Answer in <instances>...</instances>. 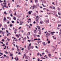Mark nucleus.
Wrapping results in <instances>:
<instances>
[{
    "label": "nucleus",
    "mask_w": 61,
    "mask_h": 61,
    "mask_svg": "<svg viewBox=\"0 0 61 61\" xmlns=\"http://www.w3.org/2000/svg\"><path fill=\"white\" fill-rule=\"evenodd\" d=\"M49 19H47L46 20H45V22H46V24H48L49 23Z\"/></svg>",
    "instance_id": "nucleus-1"
},
{
    "label": "nucleus",
    "mask_w": 61,
    "mask_h": 61,
    "mask_svg": "<svg viewBox=\"0 0 61 61\" xmlns=\"http://www.w3.org/2000/svg\"><path fill=\"white\" fill-rule=\"evenodd\" d=\"M4 26L5 27L6 29H7V25H6V24H5L4 25Z\"/></svg>",
    "instance_id": "nucleus-2"
},
{
    "label": "nucleus",
    "mask_w": 61,
    "mask_h": 61,
    "mask_svg": "<svg viewBox=\"0 0 61 61\" xmlns=\"http://www.w3.org/2000/svg\"><path fill=\"white\" fill-rule=\"evenodd\" d=\"M22 40H24V41H26V37H25L23 38V39H22Z\"/></svg>",
    "instance_id": "nucleus-3"
},
{
    "label": "nucleus",
    "mask_w": 61,
    "mask_h": 61,
    "mask_svg": "<svg viewBox=\"0 0 61 61\" xmlns=\"http://www.w3.org/2000/svg\"><path fill=\"white\" fill-rule=\"evenodd\" d=\"M16 31H17V29H15V30H14V33L15 34L16 33Z\"/></svg>",
    "instance_id": "nucleus-4"
},
{
    "label": "nucleus",
    "mask_w": 61,
    "mask_h": 61,
    "mask_svg": "<svg viewBox=\"0 0 61 61\" xmlns=\"http://www.w3.org/2000/svg\"><path fill=\"white\" fill-rule=\"evenodd\" d=\"M42 44H43L44 46H46V43L45 42H43L42 43Z\"/></svg>",
    "instance_id": "nucleus-5"
},
{
    "label": "nucleus",
    "mask_w": 61,
    "mask_h": 61,
    "mask_svg": "<svg viewBox=\"0 0 61 61\" xmlns=\"http://www.w3.org/2000/svg\"><path fill=\"white\" fill-rule=\"evenodd\" d=\"M50 34H49V33L48 32H47V34H46V36H50Z\"/></svg>",
    "instance_id": "nucleus-6"
},
{
    "label": "nucleus",
    "mask_w": 61,
    "mask_h": 61,
    "mask_svg": "<svg viewBox=\"0 0 61 61\" xmlns=\"http://www.w3.org/2000/svg\"><path fill=\"white\" fill-rule=\"evenodd\" d=\"M6 18H5V17H4L3 19L4 21H6Z\"/></svg>",
    "instance_id": "nucleus-7"
},
{
    "label": "nucleus",
    "mask_w": 61,
    "mask_h": 61,
    "mask_svg": "<svg viewBox=\"0 0 61 61\" xmlns=\"http://www.w3.org/2000/svg\"><path fill=\"white\" fill-rule=\"evenodd\" d=\"M30 8V9H34V7L33 6H31Z\"/></svg>",
    "instance_id": "nucleus-8"
},
{
    "label": "nucleus",
    "mask_w": 61,
    "mask_h": 61,
    "mask_svg": "<svg viewBox=\"0 0 61 61\" xmlns=\"http://www.w3.org/2000/svg\"><path fill=\"white\" fill-rule=\"evenodd\" d=\"M34 34H36V30H34Z\"/></svg>",
    "instance_id": "nucleus-9"
},
{
    "label": "nucleus",
    "mask_w": 61,
    "mask_h": 61,
    "mask_svg": "<svg viewBox=\"0 0 61 61\" xmlns=\"http://www.w3.org/2000/svg\"><path fill=\"white\" fill-rule=\"evenodd\" d=\"M51 56V54H48V56L50 57V56Z\"/></svg>",
    "instance_id": "nucleus-10"
},
{
    "label": "nucleus",
    "mask_w": 61,
    "mask_h": 61,
    "mask_svg": "<svg viewBox=\"0 0 61 61\" xmlns=\"http://www.w3.org/2000/svg\"><path fill=\"white\" fill-rule=\"evenodd\" d=\"M17 17H18V18H20V17H21L20 15H17Z\"/></svg>",
    "instance_id": "nucleus-11"
},
{
    "label": "nucleus",
    "mask_w": 61,
    "mask_h": 61,
    "mask_svg": "<svg viewBox=\"0 0 61 61\" xmlns=\"http://www.w3.org/2000/svg\"><path fill=\"white\" fill-rule=\"evenodd\" d=\"M13 19L14 20H16V18L15 17H14L13 18Z\"/></svg>",
    "instance_id": "nucleus-12"
},
{
    "label": "nucleus",
    "mask_w": 61,
    "mask_h": 61,
    "mask_svg": "<svg viewBox=\"0 0 61 61\" xmlns=\"http://www.w3.org/2000/svg\"><path fill=\"white\" fill-rule=\"evenodd\" d=\"M28 21H30V22H31V20L30 19H29L28 20Z\"/></svg>",
    "instance_id": "nucleus-13"
},
{
    "label": "nucleus",
    "mask_w": 61,
    "mask_h": 61,
    "mask_svg": "<svg viewBox=\"0 0 61 61\" xmlns=\"http://www.w3.org/2000/svg\"><path fill=\"white\" fill-rule=\"evenodd\" d=\"M35 3H37L38 2V0H35Z\"/></svg>",
    "instance_id": "nucleus-14"
},
{
    "label": "nucleus",
    "mask_w": 61,
    "mask_h": 61,
    "mask_svg": "<svg viewBox=\"0 0 61 61\" xmlns=\"http://www.w3.org/2000/svg\"><path fill=\"white\" fill-rule=\"evenodd\" d=\"M52 7L53 9H56V8L55 7V6H53Z\"/></svg>",
    "instance_id": "nucleus-15"
},
{
    "label": "nucleus",
    "mask_w": 61,
    "mask_h": 61,
    "mask_svg": "<svg viewBox=\"0 0 61 61\" xmlns=\"http://www.w3.org/2000/svg\"><path fill=\"white\" fill-rule=\"evenodd\" d=\"M17 7H20V6L18 5H17L16 6Z\"/></svg>",
    "instance_id": "nucleus-16"
},
{
    "label": "nucleus",
    "mask_w": 61,
    "mask_h": 61,
    "mask_svg": "<svg viewBox=\"0 0 61 61\" xmlns=\"http://www.w3.org/2000/svg\"><path fill=\"white\" fill-rule=\"evenodd\" d=\"M4 13L5 14V15H7V13H6V11L4 12Z\"/></svg>",
    "instance_id": "nucleus-17"
},
{
    "label": "nucleus",
    "mask_w": 61,
    "mask_h": 61,
    "mask_svg": "<svg viewBox=\"0 0 61 61\" xmlns=\"http://www.w3.org/2000/svg\"><path fill=\"white\" fill-rule=\"evenodd\" d=\"M31 12H30V11L29 12L28 15H31Z\"/></svg>",
    "instance_id": "nucleus-18"
},
{
    "label": "nucleus",
    "mask_w": 61,
    "mask_h": 61,
    "mask_svg": "<svg viewBox=\"0 0 61 61\" xmlns=\"http://www.w3.org/2000/svg\"><path fill=\"white\" fill-rule=\"evenodd\" d=\"M53 8V7H51V6H50L49 8H51V9H52V8Z\"/></svg>",
    "instance_id": "nucleus-19"
},
{
    "label": "nucleus",
    "mask_w": 61,
    "mask_h": 61,
    "mask_svg": "<svg viewBox=\"0 0 61 61\" xmlns=\"http://www.w3.org/2000/svg\"><path fill=\"white\" fill-rule=\"evenodd\" d=\"M37 27H38V29H39V30L40 29V27L38 26H37Z\"/></svg>",
    "instance_id": "nucleus-20"
},
{
    "label": "nucleus",
    "mask_w": 61,
    "mask_h": 61,
    "mask_svg": "<svg viewBox=\"0 0 61 61\" xmlns=\"http://www.w3.org/2000/svg\"><path fill=\"white\" fill-rule=\"evenodd\" d=\"M10 27H12V24H10Z\"/></svg>",
    "instance_id": "nucleus-21"
},
{
    "label": "nucleus",
    "mask_w": 61,
    "mask_h": 61,
    "mask_svg": "<svg viewBox=\"0 0 61 61\" xmlns=\"http://www.w3.org/2000/svg\"><path fill=\"white\" fill-rule=\"evenodd\" d=\"M57 10H60V8H59L58 7Z\"/></svg>",
    "instance_id": "nucleus-22"
},
{
    "label": "nucleus",
    "mask_w": 61,
    "mask_h": 61,
    "mask_svg": "<svg viewBox=\"0 0 61 61\" xmlns=\"http://www.w3.org/2000/svg\"><path fill=\"white\" fill-rule=\"evenodd\" d=\"M13 55V54H10V56H12V55Z\"/></svg>",
    "instance_id": "nucleus-23"
},
{
    "label": "nucleus",
    "mask_w": 61,
    "mask_h": 61,
    "mask_svg": "<svg viewBox=\"0 0 61 61\" xmlns=\"http://www.w3.org/2000/svg\"><path fill=\"white\" fill-rule=\"evenodd\" d=\"M50 43V41H48V44H49V43Z\"/></svg>",
    "instance_id": "nucleus-24"
},
{
    "label": "nucleus",
    "mask_w": 61,
    "mask_h": 61,
    "mask_svg": "<svg viewBox=\"0 0 61 61\" xmlns=\"http://www.w3.org/2000/svg\"><path fill=\"white\" fill-rule=\"evenodd\" d=\"M12 22V23H14L15 22V21H13V20H12L11 21Z\"/></svg>",
    "instance_id": "nucleus-25"
},
{
    "label": "nucleus",
    "mask_w": 61,
    "mask_h": 61,
    "mask_svg": "<svg viewBox=\"0 0 61 61\" xmlns=\"http://www.w3.org/2000/svg\"><path fill=\"white\" fill-rule=\"evenodd\" d=\"M16 36H17V37H19V36H18L17 35H16Z\"/></svg>",
    "instance_id": "nucleus-26"
},
{
    "label": "nucleus",
    "mask_w": 61,
    "mask_h": 61,
    "mask_svg": "<svg viewBox=\"0 0 61 61\" xmlns=\"http://www.w3.org/2000/svg\"><path fill=\"white\" fill-rule=\"evenodd\" d=\"M20 39H21V38H20L18 40H19V41H20Z\"/></svg>",
    "instance_id": "nucleus-27"
},
{
    "label": "nucleus",
    "mask_w": 61,
    "mask_h": 61,
    "mask_svg": "<svg viewBox=\"0 0 61 61\" xmlns=\"http://www.w3.org/2000/svg\"><path fill=\"white\" fill-rule=\"evenodd\" d=\"M40 54V53L39 52H38L37 53V56H38Z\"/></svg>",
    "instance_id": "nucleus-28"
},
{
    "label": "nucleus",
    "mask_w": 61,
    "mask_h": 61,
    "mask_svg": "<svg viewBox=\"0 0 61 61\" xmlns=\"http://www.w3.org/2000/svg\"><path fill=\"white\" fill-rule=\"evenodd\" d=\"M6 38H7V37L6 36H5L4 39H6Z\"/></svg>",
    "instance_id": "nucleus-29"
},
{
    "label": "nucleus",
    "mask_w": 61,
    "mask_h": 61,
    "mask_svg": "<svg viewBox=\"0 0 61 61\" xmlns=\"http://www.w3.org/2000/svg\"><path fill=\"white\" fill-rule=\"evenodd\" d=\"M31 49H33V48H34V46H31Z\"/></svg>",
    "instance_id": "nucleus-30"
},
{
    "label": "nucleus",
    "mask_w": 61,
    "mask_h": 61,
    "mask_svg": "<svg viewBox=\"0 0 61 61\" xmlns=\"http://www.w3.org/2000/svg\"><path fill=\"white\" fill-rule=\"evenodd\" d=\"M4 33H5V32H4L3 31H2V34H4Z\"/></svg>",
    "instance_id": "nucleus-31"
},
{
    "label": "nucleus",
    "mask_w": 61,
    "mask_h": 61,
    "mask_svg": "<svg viewBox=\"0 0 61 61\" xmlns=\"http://www.w3.org/2000/svg\"><path fill=\"white\" fill-rule=\"evenodd\" d=\"M9 12L10 14V13L11 12V10H10V11H9Z\"/></svg>",
    "instance_id": "nucleus-32"
},
{
    "label": "nucleus",
    "mask_w": 61,
    "mask_h": 61,
    "mask_svg": "<svg viewBox=\"0 0 61 61\" xmlns=\"http://www.w3.org/2000/svg\"><path fill=\"white\" fill-rule=\"evenodd\" d=\"M33 8L34 7H36V6L35 5H33Z\"/></svg>",
    "instance_id": "nucleus-33"
},
{
    "label": "nucleus",
    "mask_w": 61,
    "mask_h": 61,
    "mask_svg": "<svg viewBox=\"0 0 61 61\" xmlns=\"http://www.w3.org/2000/svg\"><path fill=\"white\" fill-rule=\"evenodd\" d=\"M27 37L28 38V39H29V38L28 37V36H27Z\"/></svg>",
    "instance_id": "nucleus-34"
},
{
    "label": "nucleus",
    "mask_w": 61,
    "mask_h": 61,
    "mask_svg": "<svg viewBox=\"0 0 61 61\" xmlns=\"http://www.w3.org/2000/svg\"><path fill=\"white\" fill-rule=\"evenodd\" d=\"M2 26V25L1 24H0V27H1Z\"/></svg>",
    "instance_id": "nucleus-35"
},
{
    "label": "nucleus",
    "mask_w": 61,
    "mask_h": 61,
    "mask_svg": "<svg viewBox=\"0 0 61 61\" xmlns=\"http://www.w3.org/2000/svg\"><path fill=\"white\" fill-rule=\"evenodd\" d=\"M46 53H47V52H48V51H47V50H46Z\"/></svg>",
    "instance_id": "nucleus-36"
},
{
    "label": "nucleus",
    "mask_w": 61,
    "mask_h": 61,
    "mask_svg": "<svg viewBox=\"0 0 61 61\" xmlns=\"http://www.w3.org/2000/svg\"><path fill=\"white\" fill-rule=\"evenodd\" d=\"M40 23L41 24H42V23H43V22L42 21H40Z\"/></svg>",
    "instance_id": "nucleus-37"
},
{
    "label": "nucleus",
    "mask_w": 61,
    "mask_h": 61,
    "mask_svg": "<svg viewBox=\"0 0 61 61\" xmlns=\"http://www.w3.org/2000/svg\"><path fill=\"white\" fill-rule=\"evenodd\" d=\"M33 36H34L35 37V36H36V34H33Z\"/></svg>",
    "instance_id": "nucleus-38"
},
{
    "label": "nucleus",
    "mask_w": 61,
    "mask_h": 61,
    "mask_svg": "<svg viewBox=\"0 0 61 61\" xmlns=\"http://www.w3.org/2000/svg\"><path fill=\"white\" fill-rule=\"evenodd\" d=\"M30 26H32V24H30Z\"/></svg>",
    "instance_id": "nucleus-39"
},
{
    "label": "nucleus",
    "mask_w": 61,
    "mask_h": 61,
    "mask_svg": "<svg viewBox=\"0 0 61 61\" xmlns=\"http://www.w3.org/2000/svg\"><path fill=\"white\" fill-rule=\"evenodd\" d=\"M7 39L8 41H9V40H10V39H9L7 38Z\"/></svg>",
    "instance_id": "nucleus-40"
},
{
    "label": "nucleus",
    "mask_w": 61,
    "mask_h": 61,
    "mask_svg": "<svg viewBox=\"0 0 61 61\" xmlns=\"http://www.w3.org/2000/svg\"><path fill=\"white\" fill-rule=\"evenodd\" d=\"M36 22H38V19L36 20Z\"/></svg>",
    "instance_id": "nucleus-41"
},
{
    "label": "nucleus",
    "mask_w": 61,
    "mask_h": 61,
    "mask_svg": "<svg viewBox=\"0 0 61 61\" xmlns=\"http://www.w3.org/2000/svg\"><path fill=\"white\" fill-rule=\"evenodd\" d=\"M30 41H31V40H28V42H30Z\"/></svg>",
    "instance_id": "nucleus-42"
},
{
    "label": "nucleus",
    "mask_w": 61,
    "mask_h": 61,
    "mask_svg": "<svg viewBox=\"0 0 61 61\" xmlns=\"http://www.w3.org/2000/svg\"><path fill=\"white\" fill-rule=\"evenodd\" d=\"M7 24H8L9 23H10V22L9 21H8L7 22Z\"/></svg>",
    "instance_id": "nucleus-43"
},
{
    "label": "nucleus",
    "mask_w": 61,
    "mask_h": 61,
    "mask_svg": "<svg viewBox=\"0 0 61 61\" xmlns=\"http://www.w3.org/2000/svg\"><path fill=\"white\" fill-rule=\"evenodd\" d=\"M10 16H12V17L13 16V15L12 14H10Z\"/></svg>",
    "instance_id": "nucleus-44"
},
{
    "label": "nucleus",
    "mask_w": 61,
    "mask_h": 61,
    "mask_svg": "<svg viewBox=\"0 0 61 61\" xmlns=\"http://www.w3.org/2000/svg\"><path fill=\"white\" fill-rule=\"evenodd\" d=\"M24 48H23L21 50L22 51H23V50H24Z\"/></svg>",
    "instance_id": "nucleus-45"
},
{
    "label": "nucleus",
    "mask_w": 61,
    "mask_h": 61,
    "mask_svg": "<svg viewBox=\"0 0 61 61\" xmlns=\"http://www.w3.org/2000/svg\"><path fill=\"white\" fill-rule=\"evenodd\" d=\"M39 35H41V32L39 33Z\"/></svg>",
    "instance_id": "nucleus-46"
},
{
    "label": "nucleus",
    "mask_w": 61,
    "mask_h": 61,
    "mask_svg": "<svg viewBox=\"0 0 61 61\" xmlns=\"http://www.w3.org/2000/svg\"><path fill=\"white\" fill-rule=\"evenodd\" d=\"M40 39H37V40H38V41H39V40H40Z\"/></svg>",
    "instance_id": "nucleus-47"
},
{
    "label": "nucleus",
    "mask_w": 61,
    "mask_h": 61,
    "mask_svg": "<svg viewBox=\"0 0 61 61\" xmlns=\"http://www.w3.org/2000/svg\"><path fill=\"white\" fill-rule=\"evenodd\" d=\"M61 32H59V35H61Z\"/></svg>",
    "instance_id": "nucleus-48"
},
{
    "label": "nucleus",
    "mask_w": 61,
    "mask_h": 61,
    "mask_svg": "<svg viewBox=\"0 0 61 61\" xmlns=\"http://www.w3.org/2000/svg\"><path fill=\"white\" fill-rule=\"evenodd\" d=\"M27 56H25V59H27Z\"/></svg>",
    "instance_id": "nucleus-49"
},
{
    "label": "nucleus",
    "mask_w": 61,
    "mask_h": 61,
    "mask_svg": "<svg viewBox=\"0 0 61 61\" xmlns=\"http://www.w3.org/2000/svg\"><path fill=\"white\" fill-rule=\"evenodd\" d=\"M5 53L6 54H8V52H7L6 51H5Z\"/></svg>",
    "instance_id": "nucleus-50"
},
{
    "label": "nucleus",
    "mask_w": 61,
    "mask_h": 61,
    "mask_svg": "<svg viewBox=\"0 0 61 61\" xmlns=\"http://www.w3.org/2000/svg\"><path fill=\"white\" fill-rule=\"evenodd\" d=\"M17 51H18V52H20V50H19V49H18L17 50Z\"/></svg>",
    "instance_id": "nucleus-51"
},
{
    "label": "nucleus",
    "mask_w": 61,
    "mask_h": 61,
    "mask_svg": "<svg viewBox=\"0 0 61 61\" xmlns=\"http://www.w3.org/2000/svg\"><path fill=\"white\" fill-rule=\"evenodd\" d=\"M47 13L48 15H50V13Z\"/></svg>",
    "instance_id": "nucleus-52"
},
{
    "label": "nucleus",
    "mask_w": 61,
    "mask_h": 61,
    "mask_svg": "<svg viewBox=\"0 0 61 61\" xmlns=\"http://www.w3.org/2000/svg\"><path fill=\"white\" fill-rule=\"evenodd\" d=\"M18 55H21V53L20 52H19L18 53Z\"/></svg>",
    "instance_id": "nucleus-53"
},
{
    "label": "nucleus",
    "mask_w": 61,
    "mask_h": 61,
    "mask_svg": "<svg viewBox=\"0 0 61 61\" xmlns=\"http://www.w3.org/2000/svg\"><path fill=\"white\" fill-rule=\"evenodd\" d=\"M58 14L59 15H61V14L59 12L58 13Z\"/></svg>",
    "instance_id": "nucleus-54"
},
{
    "label": "nucleus",
    "mask_w": 61,
    "mask_h": 61,
    "mask_svg": "<svg viewBox=\"0 0 61 61\" xmlns=\"http://www.w3.org/2000/svg\"><path fill=\"white\" fill-rule=\"evenodd\" d=\"M37 36H38L39 37H40V36L39 35H37Z\"/></svg>",
    "instance_id": "nucleus-55"
},
{
    "label": "nucleus",
    "mask_w": 61,
    "mask_h": 61,
    "mask_svg": "<svg viewBox=\"0 0 61 61\" xmlns=\"http://www.w3.org/2000/svg\"><path fill=\"white\" fill-rule=\"evenodd\" d=\"M60 26V25L59 24L58 25V27H59V26Z\"/></svg>",
    "instance_id": "nucleus-56"
},
{
    "label": "nucleus",
    "mask_w": 61,
    "mask_h": 61,
    "mask_svg": "<svg viewBox=\"0 0 61 61\" xmlns=\"http://www.w3.org/2000/svg\"><path fill=\"white\" fill-rule=\"evenodd\" d=\"M5 44H3V45H2V46H5Z\"/></svg>",
    "instance_id": "nucleus-57"
},
{
    "label": "nucleus",
    "mask_w": 61,
    "mask_h": 61,
    "mask_svg": "<svg viewBox=\"0 0 61 61\" xmlns=\"http://www.w3.org/2000/svg\"><path fill=\"white\" fill-rule=\"evenodd\" d=\"M36 48L38 49V47H37V46H36Z\"/></svg>",
    "instance_id": "nucleus-58"
},
{
    "label": "nucleus",
    "mask_w": 61,
    "mask_h": 61,
    "mask_svg": "<svg viewBox=\"0 0 61 61\" xmlns=\"http://www.w3.org/2000/svg\"><path fill=\"white\" fill-rule=\"evenodd\" d=\"M26 54H24V56H25Z\"/></svg>",
    "instance_id": "nucleus-59"
},
{
    "label": "nucleus",
    "mask_w": 61,
    "mask_h": 61,
    "mask_svg": "<svg viewBox=\"0 0 61 61\" xmlns=\"http://www.w3.org/2000/svg\"><path fill=\"white\" fill-rule=\"evenodd\" d=\"M38 15H37V16H36V18H38Z\"/></svg>",
    "instance_id": "nucleus-60"
},
{
    "label": "nucleus",
    "mask_w": 61,
    "mask_h": 61,
    "mask_svg": "<svg viewBox=\"0 0 61 61\" xmlns=\"http://www.w3.org/2000/svg\"><path fill=\"white\" fill-rule=\"evenodd\" d=\"M4 56H6V55H4Z\"/></svg>",
    "instance_id": "nucleus-61"
},
{
    "label": "nucleus",
    "mask_w": 61,
    "mask_h": 61,
    "mask_svg": "<svg viewBox=\"0 0 61 61\" xmlns=\"http://www.w3.org/2000/svg\"><path fill=\"white\" fill-rule=\"evenodd\" d=\"M33 24H35L36 23V21H34L33 22Z\"/></svg>",
    "instance_id": "nucleus-62"
},
{
    "label": "nucleus",
    "mask_w": 61,
    "mask_h": 61,
    "mask_svg": "<svg viewBox=\"0 0 61 61\" xmlns=\"http://www.w3.org/2000/svg\"><path fill=\"white\" fill-rule=\"evenodd\" d=\"M37 60H38V61H39V58H38Z\"/></svg>",
    "instance_id": "nucleus-63"
},
{
    "label": "nucleus",
    "mask_w": 61,
    "mask_h": 61,
    "mask_svg": "<svg viewBox=\"0 0 61 61\" xmlns=\"http://www.w3.org/2000/svg\"><path fill=\"white\" fill-rule=\"evenodd\" d=\"M40 43V42H39V41L38 42V44H39Z\"/></svg>",
    "instance_id": "nucleus-64"
}]
</instances>
